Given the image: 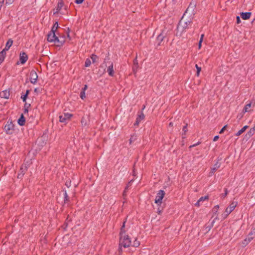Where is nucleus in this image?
Returning <instances> with one entry per match:
<instances>
[{
    "label": "nucleus",
    "mask_w": 255,
    "mask_h": 255,
    "mask_svg": "<svg viewBox=\"0 0 255 255\" xmlns=\"http://www.w3.org/2000/svg\"><path fill=\"white\" fill-rule=\"evenodd\" d=\"M110 59V58L108 56H107L105 59H104V62H106L107 61L109 60Z\"/></svg>",
    "instance_id": "nucleus-55"
},
{
    "label": "nucleus",
    "mask_w": 255,
    "mask_h": 255,
    "mask_svg": "<svg viewBox=\"0 0 255 255\" xmlns=\"http://www.w3.org/2000/svg\"><path fill=\"white\" fill-rule=\"evenodd\" d=\"M84 0H75L74 2L77 4L82 3Z\"/></svg>",
    "instance_id": "nucleus-45"
},
{
    "label": "nucleus",
    "mask_w": 255,
    "mask_h": 255,
    "mask_svg": "<svg viewBox=\"0 0 255 255\" xmlns=\"http://www.w3.org/2000/svg\"><path fill=\"white\" fill-rule=\"evenodd\" d=\"M29 93V91L28 90H26V93L25 94L27 95V96H28V94Z\"/></svg>",
    "instance_id": "nucleus-61"
},
{
    "label": "nucleus",
    "mask_w": 255,
    "mask_h": 255,
    "mask_svg": "<svg viewBox=\"0 0 255 255\" xmlns=\"http://www.w3.org/2000/svg\"><path fill=\"white\" fill-rule=\"evenodd\" d=\"M27 98L26 94H24L21 96V98L22 99L23 102H25Z\"/></svg>",
    "instance_id": "nucleus-38"
},
{
    "label": "nucleus",
    "mask_w": 255,
    "mask_h": 255,
    "mask_svg": "<svg viewBox=\"0 0 255 255\" xmlns=\"http://www.w3.org/2000/svg\"><path fill=\"white\" fill-rule=\"evenodd\" d=\"M208 199V196H204V197H201L199 200V202H203L205 200H206Z\"/></svg>",
    "instance_id": "nucleus-36"
},
{
    "label": "nucleus",
    "mask_w": 255,
    "mask_h": 255,
    "mask_svg": "<svg viewBox=\"0 0 255 255\" xmlns=\"http://www.w3.org/2000/svg\"><path fill=\"white\" fill-rule=\"evenodd\" d=\"M200 143H201V142H199V141H198V142L196 143L195 144H193V145H190V146H189V148H192V147H195V146H197V145H198L200 144Z\"/></svg>",
    "instance_id": "nucleus-44"
},
{
    "label": "nucleus",
    "mask_w": 255,
    "mask_h": 255,
    "mask_svg": "<svg viewBox=\"0 0 255 255\" xmlns=\"http://www.w3.org/2000/svg\"><path fill=\"white\" fill-rule=\"evenodd\" d=\"M27 170V167L25 165H22L20 169V173L17 175L18 178H21L24 175L25 171Z\"/></svg>",
    "instance_id": "nucleus-14"
},
{
    "label": "nucleus",
    "mask_w": 255,
    "mask_h": 255,
    "mask_svg": "<svg viewBox=\"0 0 255 255\" xmlns=\"http://www.w3.org/2000/svg\"><path fill=\"white\" fill-rule=\"evenodd\" d=\"M58 27V22L56 21L54 23V24L52 26L50 31H52V32H56V31Z\"/></svg>",
    "instance_id": "nucleus-28"
},
{
    "label": "nucleus",
    "mask_w": 255,
    "mask_h": 255,
    "mask_svg": "<svg viewBox=\"0 0 255 255\" xmlns=\"http://www.w3.org/2000/svg\"><path fill=\"white\" fill-rule=\"evenodd\" d=\"M30 106V104H27L26 103L24 104V108L28 109L29 106Z\"/></svg>",
    "instance_id": "nucleus-54"
},
{
    "label": "nucleus",
    "mask_w": 255,
    "mask_h": 255,
    "mask_svg": "<svg viewBox=\"0 0 255 255\" xmlns=\"http://www.w3.org/2000/svg\"><path fill=\"white\" fill-rule=\"evenodd\" d=\"M249 127L248 126H244L241 129L239 130L236 134V136H239L242 134Z\"/></svg>",
    "instance_id": "nucleus-24"
},
{
    "label": "nucleus",
    "mask_w": 255,
    "mask_h": 255,
    "mask_svg": "<svg viewBox=\"0 0 255 255\" xmlns=\"http://www.w3.org/2000/svg\"><path fill=\"white\" fill-rule=\"evenodd\" d=\"M25 120L23 114H21L20 118L18 119L17 123L19 126H23L25 124Z\"/></svg>",
    "instance_id": "nucleus-19"
},
{
    "label": "nucleus",
    "mask_w": 255,
    "mask_h": 255,
    "mask_svg": "<svg viewBox=\"0 0 255 255\" xmlns=\"http://www.w3.org/2000/svg\"><path fill=\"white\" fill-rule=\"evenodd\" d=\"M4 130L7 134H12L14 131V125L11 121L8 120L4 127Z\"/></svg>",
    "instance_id": "nucleus-4"
},
{
    "label": "nucleus",
    "mask_w": 255,
    "mask_h": 255,
    "mask_svg": "<svg viewBox=\"0 0 255 255\" xmlns=\"http://www.w3.org/2000/svg\"><path fill=\"white\" fill-rule=\"evenodd\" d=\"M225 193H224V194H222V198H225L228 194V190L227 189H225Z\"/></svg>",
    "instance_id": "nucleus-46"
},
{
    "label": "nucleus",
    "mask_w": 255,
    "mask_h": 255,
    "mask_svg": "<svg viewBox=\"0 0 255 255\" xmlns=\"http://www.w3.org/2000/svg\"><path fill=\"white\" fill-rule=\"evenodd\" d=\"M125 223H126V222L125 221L123 223V225H122V227L121 228L120 235L124 234L126 232L125 230H124V228L125 227Z\"/></svg>",
    "instance_id": "nucleus-31"
},
{
    "label": "nucleus",
    "mask_w": 255,
    "mask_h": 255,
    "mask_svg": "<svg viewBox=\"0 0 255 255\" xmlns=\"http://www.w3.org/2000/svg\"><path fill=\"white\" fill-rule=\"evenodd\" d=\"M183 131H184V133L185 134L186 132H187V125L186 126H184L183 128Z\"/></svg>",
    "instance_id": "nucleus-48"
},
{
    "label": "nucleus",
    "mask_w": 255,
    "mask_h": 255,
    "mask_svg": "<svg viewBox=\"0 0 255 255\" xmlns=\"http://www.w3.org/2000/svg\"><path fill=\"white\" fill-rule=\"evenodd\" d=\"M196 4L197 2L196 0H192L188 7L186 9L184 12L183 16H182L181 21L179 22V24L181 25L182 23L181 21L183 19L185 16H187L190 18V19L193 18L194 15L196 12Z\"/></svg>",
    "instance_id": "nucleus-1"
},
{
    "label": "nucleus",
    "mask_w": 255,
    "mask_h": 255,
    "mask_svg": "<svg viewBox=\"0 0 255 255\" xmlns=\"http://www.w3.org/2000/svg\"><path fill=\"white\" fill-rule=\"evenodd\" d=\"M88 88V86L87 85H85L84 87L82 89V91H85Z\"/></svg>",
    "instance_id": "nucleus-50"
},
{
    "label": "nucleus",
    "mask_w": 255,
    "mask_h": 255,
    "mask_svg": "<svg viewBox=\"0 0 255 255\" xmlns=\"http://www.w3.org/2000/svg\"><path fill=\"white\" fill-rule=\"evenodd\" d=\"M63 191L64 192V203H68L69 202V198L68 197L66 190L63 189Z\"/></svg>",
    "instance_id": "nucleus-22"
},
{
    "label": "nucleus",
    "mask_w": 255,
    "mask_h": 255,
    "mask_svg": "<svg viewBox=\"0 0 255 255\" xmlns=\"http://www.w3.org/2000/svg\"><path fill=\"white\" fill-rule=\"evenodd\" d=\"M131 181H132V180H131L130 182H128V185L126 187V190H127L128 189V185H130V184L131 183Z\"/></svg>",
    "instance_id": "nucleus-60"
},
{
    "label": "nucleus",
    "mask_w": 255,
    "mask_h": 255,
    "mask_svg": "<svg viewBox=\"0 0 255 255\" xmlns=\"http://www.w3.org/2000/svg\"><path fill=\"white\" fill-rule=\"evenodd\" d=\"M90 57H91V59L92 60V62L93 63L96 62L97 59H98V57L96 55L94 54H92L91 55Z\"/></svg>",
    "instance_id": "nucleus-30"
},
{
    "label": "nucleus",
    "mask_w": 255,
    "mask_h": 255,
    "mask_svg": "<svg viewBox=\"0 0 255 255\" xmlns=\"http://www.w3.org/2000/svg\"><path fill=\"white\" fill-rule=\"evenodd\" d=\"M6 52L5 50H2L0 52V64L4 61V59L5 57Z\"/></svg>",
    "instance_id": "nucleus-23"
},
{
    "label": "nucleus",
    "mask_w": 255,
    "mask_h": 255,
    "mask_svg": "<svg viewBox=\"0 0 255 255\" xmlns=\"http://www.w3.org/2000/svg\"><path fill=\"white\" fill-rule=\"evenodd\" d=\"M255 133V126L253 128H251L250 129V130L246 134V136L250 138L252 135H253Z\"/></svg>",
    "instance_id": "nucleus-20"
},
{
    "label": "nucleus",
    "mask_w": 255,
    "mask_h": 255,
    "mask_svg": "<svg viewBox=\"0 0 255 255\" xmlns=\"http://www.w3.org/2000/svg\"><path fill=\"white\" fill-rule=\"evenodd\" d=\"M120 235V246H123L124 248L129 247L131 245V241L128 235Z\"/></svg>",
    "instance_id": "nucleus-3"
},
{
    "label": "nucleus",
    "mask_w": 255,
    "mask_h": 255,
    "mask_svg": "<svg viewBox=\"0 0 255 255\" xmlns=\"http://www.w3.org/2000/svg\"><path fill=\"white\" fill-rule=\"evenodd\" d=\"M80 97L83 100L84 98H85V97H86V96H85V91L81 90V91L80 92Z\"/></svg>",
    "instance_id": "nucleus-33"
},
{
    "label": "nucleus",
    "mask_w": 255,
    "mask_h": 255,
    "mask_svg": "<svg viewBox=\"0 0 255 255\" xmlns=\"http://www.w3.org/2000/svg\"><path fill=\"white\" fill-rule=\"evenodd\" d=\"M165 192L162 190H160L156 194L155 199V203L158 206H160L162 203V200L164 197Z\"/></svg>",
    "instance_id": "nucleus-5"
},
{
    "label": "nucleus",
    "mask_w": 255,
    "mask_h": 255,
    "mask_svg": "<svg viewBox=\"0 0 255 255\" xmlns=\"http://www.w3.org/2000/svg\"><path fill=\"white\" fill-rule=\"evenodd\" d=\"M122 246H120V245H119V252L120 253H122Z\"/></svg>",
    "instance_id": "nucleus-57"
},
{
    "label": "nucleus",
    "mask_w": 255,
    "mask_h": 255,
    "mask_svg": "<svg viewBox=\"0 0 255 255\" xmlns=\"http://www.w3.org/2000/svg\"><path fill=\"white\" fill-rule=\"evenodd\" d=\"M0 96L1 98L7 99L9 98V97L10 96L9 91L6 90H4L0 93Z\"/></svg>",
    "instance_id": "nucleus-15"
},
{
    "label": "nucleus",
    "mask_w": 255,
    "mask_h": 255,
    "mask_svg": "<svg viewBox=\"0 0 255 255\" xmlns=\"http://www.w3.org/2000/svg\"><path fill=\"white\" fill-rule=\"evenodd\" d=\"M109 65L107 68V72L110 76H113L114 75V71L113 70V63L112 62L109 63Z\"/></svg>",
    "instance_id": "nucleus-13"
},
{
    "label": "nucleus",
    "mask_w": 255,
    "mask_h": 255,
    "mask_svg": "<svg viewBox=\"0 0 255 255\" xmlns=\"http://www.w3.org/2000/svg\"><path fill=\"white\" fill-rule=\"evenodd\" d=\"M253 237H248V238H246L243 242H242V245L243 247H246L253 239Z\"/></svg>",
    "instance_id": "nucleus-18"
},
{
    "label": "nucleus",
    "mask_w": 255,
    "mask_h": 255,
    "mask_svg": "<svg viewBox=\"0 0 255 255\" xmlns=\"http://www.w3.org/2000/svg\"><path fill=\"white\" fill-rule=\"evenodd\" d=\"M63 6V3L61 2H58L57 6V10H60L62 6Z\"/></svg>",
    "instance_id": "nucleus-34"
},
{
    "label": "nucleus",
    "mask_w": 255,
    "mask_h": 255,
    "mask_svg": "<svg viewBox=\"0 0 255 255\" xmlns=\"http://www.w3.org/2000/svg\"><path fill=\"white\" fill-rule=\"evenodd\" d=\"M134 140H135V136L132 135L129 139L130 143H131L132 141H134Z\"/></svg>",
    "instance_id": "nucleus-47"
},
{
    "label": "nucleus",
    "mask_w": 255,
    "mask_h": 255,
    "mask_svg": "<svg viewBox=\"0 0 255 255\" xmlns=\"http://www.w3.org/2000/svg\"><path fill=\"white\" fill-rule=\"evenodd\" d=\"M65 185L68 187H70L71 186V181H67L65 183Z\"/></svg>",
    "instance_id": "nucleus-43"
},
{
    "label": "nucleus",
    "mask_w": 255,
    "mask_h": 255,
    "mask_svg": "<svg viewBox=\"0 0 255 255\" xmlns=\"http://www.w3.org/2000/svg\"><path fill=\"white\" fill-rule=\"evenodd\" d=\"M192 23V21L191 19L190 20H188L187 21H185L184 23V24L182 25V27L183 29L187 28L189 27V25H191V24Z\"/></svg>",
    "instance_id": "nucleus-27"
},
{
    "label": "nucleus",
    "mask_w": 255,
    "mask_h": 255,
    "mask_svg": "<svg viewBox=\"0 0 255 255\" xmlns=\"http://www.w3.org/2000/svg\"><path fill=\"white\" fill-rule=\"evenodd\" d=\"M237 203L236 202H233L230 206L226 208L225 213L226 216L229 215L236 208Z\"/></svg>",
    "instance_id": "nucleus-9"
},
{
    "label": "nucleus",
    "mask_w": 255,
    "mask_h": 255,
    "mask_svg": "<svg viewBox=\"0 0 255 255\" xmlns=\"http://www.w3.org/2000/svg\"><path fill=\"white\" fill-rule=\"evenodd\" d=\"M195 66H196V68L197 69V76H199L200 72L201 70V68L199 67L197 64H196Z\"/></svg>",
    "instance_id": "nucleus-37"
},
{
    "label": "nucleus",
    "mask_w": 255,
    "mask_h": 255,
    "mask_svg": "<svg viewBox=\"0 0 255 255\" xmlns=\"http://www.w3.org/2000/svg\"><path fill=\"white\" fill-rule=\"evenodd\" d=\"M251 107V103L247 104L243 109V112L245 113L250 111V108Z\"/></svg>",
    "instance_id": "nucleus-26"
},
{
    "label": "nucleus",
    "mask_w": 255,
    "mask_h": 255,
    "mask_svg": "<svg viewBox=\"0 0 255 255\" xmlns=\"http://www.w3.org/2000/svg\"><path fill=\"white\" fill-rule=\"evenodd\" d=\"M145 106L143 105L141 111H142L143 112V110L145 109Z\"/></svg>",
    "instance_id": "nucleus-63"
},
{
    "label": "nucleus",
    "mask_w": 255,
    "mask_h": 255,
    "mask_svg": "<svg viewBox=\"0 0 255 255\" xmlns=\"http://www.w3.org/2000/svg\"><path fill=\"white\" fill-rule=\"evenodd\" d=\"M170 32V31L167 29H164L162 30L161 32L158 35L156 38L157 46L161 45L162 42L164 41V40H166V41H168L167 36Z\"/></svg>",
    "instance_id": "nucleus-2"
},
{
    "label": "nucleus",
    "mask_w": 255,
    "mask_h": 255,
    "mask_svg": "<svg viewBox=\"0 0 255 255\" xmlns=\"http://www.w3.org/2000/svg\"><path fill=\"white\" fill-rule=\"evenodd\" d=\"M14 0H5V4H11Z\"/></svg>",
    "instance_id": "nucleus-41"
},
{
    "label": "nucleus",
    "mask_w": 255,
    "mask_h": 255,
    "mask_svg": "<svg viewBox=\"0 0 255 255\" xmlns=\"http://www.w3.org/2000/svg\"><path fill=\"white\" fill-rule=\"evenodd\" d=\"M145 118L144 115L142 111L138 113L137 117L136 118V121L134 124V126H138L140 122L142 121Z\"/></svg>",
    "instance_id": "nucleus-10"
},
{
    "label": "nucleus",
    "mask_w": 255,
    "mask_h": 255,
    "mask_svg": "<svg viewBox=\"0 0 255 255\" xmlns=\"http://www.w3.org/2000/svg\"><path fill=\"white\" fill-rule=\"evenodd\" d=\"M219 138V135H216L213 139V141H217Z\"/></svg>",
    "instance_id": "nucleus-51"
},
{
    "label": "nucleus",
    "mask_w": 255,
    "mask_h": 255,
    "mask_svg": "<svg viewBox=\"0 0 255 255\" xmlns=\"http://www.w3.org/2000/svg\"><path fill=\"white\" fill-rule=\"evenodd\" d=\"M201 202H199V200H198V201L195 203V205L197 207H199L200 205Z\"/></svg>",
    "instance_id": "nucleus-52"
},
{
    "label": "nucleus",
    "mask_w": 255,
    "mask_h": 255,
    "mask_svg": "<svg viewBox=\"0 0 255 255\" xmlns=\"http://www.w3.org/2000/svg\"><path fill=\"white\" fill-rule=\"evenodd\" d=\"M163 209L159 207L157 209V213L160 215L162 212Z\"/></svg>",
    "instance_id": "nucleus-42"
},
{
    "label": "nucleus",
    "mask_w": 255,
    "mask_h": 255,
    "mask_svg": "<svg viewBox=\"0 0 255 255\" xmlns=\"http://www.w3.org/2000/svg\"><path fill=\"white\" fill-rule=\"evenodd\" d=\"M38 76L34 70H32L30 72V81L32 84H35L37 82Z\"/></svg>",
    "instance_id": "nucleus-7"
},
{
    "label": "nucleus",
    "mask_w": 255,
    "mask_h": 255,
    "mask_svg": "<svg viewBox=\"0 0 255 255\" xmlns=\"http://www.w3.org/2000/svg\"><path fill=\"white\" fill-rule=\"evenodd\" d=\"M139 242L137 241L136 239L133 242L132 246L135 247H137L139 245Z\"/></svg>",
    "instance_id": "nucleus-35"
},
{
    "label": "nucleus",
    "mask_w": 255,
    "mask_h": 255,
    "mask_svg": "<svg viewBox=\"0 0 255 255\" xmlns=\"http://www.w3.org/2000/svg\"><path fill=\"white\" fill-rule=\"evenodd\" d=\"M219 208V205H216L214 207L213 211L214 212L215 214H216Z\"/></svg>",
    "instance_id": "nucleus-39"
},
{
    "label": "nucleus",
    "mask_w": 255,
    "mask_h": 255,
    "mask_svg": "<svg viewBox=\"0 0 255 255\" xmlns=\"http://www.w3.org/2000/svg\"><path fill=\"white\" fill-rule=\"evenodd\" d=\"M215 172V171H213V170H211V171L209 173V176H212L214 174Z\"/></svg>",
    "instance_id": "nucleus-56"
},
{
    "label": "nucleus",
    "mask_w": 255,
    "mask_h": 255,
    "mask_svg": "<svg viewBox=\"0 0 255 255\" xmlns=\"http://www.w3.org/2000/svg\"><path fill=\"white\" fill-rule=\"evenodd\" d=\"M72 116V114L69 113H64L59 116V122L61 123H66L67 121L70 120Z\"/></svg>",
    "instance_id": "nucleus-6"
},
{
    "label": "nucleus",
    "mask_w": 255,
    "mask_h": 255,
    "mask_svg": "<svg viewBox=\"0 0 255 255\" xmlns=\"http://www.w3.org/2000/svg\"><path fill=\"white\" fill-rule=\"evenodd\" d=\"M227 127V125H225L224 126L223 128L221 129V130L220 131L219 133L220 134H222L224 132V130L226 129V128Z\"/></svg>",
    "instance_id": "nucleus-40"
},
{
    "label": "nucleus",
    "mask_w": 255,
    "mask_h": 255,
    "mask_svg": "<svg viewBox=\"0 0 255 255\" xmlns=\"http://www.w3.org/2000/svg\"><path fill=\"white\" fill-rule=\"evenodd\" d=\"M241 19H240V18L239 16H237V23H240L241 22Z\"/></svg>",
    "instance_id": "nucleus-49"
},
{
    "label": "nucleus",
    "mask_w": 255,
    "mask_h": 255,
    "mask_svg": "<svg viewBox=\"0 0 255 255\" xmlns=\"http://www.w3.org/2000/svg\"><path fill=\"white\" fill-rule=\"evenodd\" d=\"M220 166V164L217 162L213 166V167L211 168L212 170L213 171H216Z\"/></svg>",
    "instance_id": "nucleus-29"
},
{
    "label": "nucleus",
    "mask_w": 255,
    "mask_h": 255,
    "mask_svg": "<svg viewBox=\"0 0 255 255\" xmlns=\"http://www.w3.org/2000/svg\"><path fill=\"white\" fill-rule=\"evenodd\" d=\"M91 64V60L88 58L86 59V61L85 62V66L86 67H89L90 66Z\"/></svg>",
    "instance_id": "nucleus-32"
},
{
    "label": "nucleus",
    "mask_w": 255,
    "mask_h": 255,
    "mask_svg": "<svg viewBox=\"0 0 255 255\" xmlns=\"http://www.w3.org/2000/svg\"><path fill=\"white\" fill-rule=\"evenodd\" d=\"M13 43V41L11 39H9L5 45V48L3 49V50H5V52H6L11 46L12 44Z\"/></svg>",
    "instance_id": "nucleus-17"
},
{
    "label": "nucleus",
    "mask_w": 255,
    "mask_h": 255,
    "mask_svg": "<svg viewBox=\"0 0 255 255\" xmlns=\"http://www.w3.org/2000/svg\"><path fill=\"white\" fill-rule=\"evenodd\" d=\"M28 59V56L25 52L20 53L19 61L22 64H24Z\"/></svg>",
    "instance_id": "nucleus-12"
},
{
    "label": "nucleus",
    "mask_w": 255,
    "mask_h": 255,
    "mask_svg": "<svg viewBox=\"0 0 255 255\" xmlns=\"http://www.w3.org/2000/svg\"><path fill=\"white\" fill-rule=\"evenodd\" d=\"M202 42V39H200L199 42V49L201 48V47Z\"/></svg>",
    "instance_id": "nucleus-53"
},
{
    "label": "nucleus",
    "mask_w": 255,
    "mask_h": 255,
    "mask_svg": "<svg viewBox=\"0 0 255 255\" xmlns=\"http://www.w3.org/2000/svg\"><path fill=\"white\" fill-rule=\"evenodd\" d=\"M28 112V109L24 108V113H27Z\"/></svg>",
    "instance_id": "nucleus-62"
},
{
    "label": "nucleus",
    "mask_w": 255,
    "mask_h": 255,
    "mask_svg": "<svg viewBox=\"0 0 255 255\" xmlns=\"http://www.w3.org/2000/svg\"><path fill=\"white\" fill-rule=\"evenodd\" d=\"M251 14L252 13L250 12H242L241 13V16L243 19L247 20L250 18Z\"/></svg>",
    "instance_id": "nucleus-16"
},
{
    "label": "nucleus",
    "mask_w": 255,
    "mask_h": 255,
    "mask_svg": "<svg viewBox=\"0 0 255 255\" xmlns=\"http://www.w3.org/2000/svg\"><path fill=\"white\" fill-rule=\"evenodd\" d=\"M57 40H55V42H54V43L56 44L57 46H62L64 43V40L59 39L58 37H57Z\"/></svg>",
    "instance_id": "nucleus-25"
},
{
    "label": "nucleus",
    "mask_w": 255,
    "mask_h": 255,
    "mask_svg": "<svg viewBox=\"0 0 255 255\" xmlns=\"http://www.w3.org/2000/svg\"><path fill=\"white\" fill-rule=\"evenodd\" d=\"M4 2V0H0V5L2 6V3Z\"/></svg>",
    "instance_id": "nucleus-58"
},
{
    "label": "nucleus",
    "mask_w": 255,
    "mask_h": 255,
    "mask_svg": "<svg viewBox=\"0 0 255 255\" xmlns=\"http://www.w3.org/2000/svg\"><path fill=\"white\" fill-rule=\"evenodd\" d=\"M57 36L55 34V32L50 31L49 33L47 34V41L49 42H55V40L57 39Z\"/></svg>",
    "instance_id": "nucleus-8"
},
{
    "label": "nucleus",
    "mask_w": 255,
    "mask_h": 255,
    "mask_svg": "<svg viewBox=\"0 0 255 255\" xmlns=\"http://www.w3.org/2000/svg\"><path fill=\"white\" fill-rule=\"evenodd\" d=\"M204 36V34H202L201 36V38H200V39H202V41H203V37Z\"/></svg>",
    "instance_id": "nucleus-59"
},
{
    "label": "nucleus",
    "mask_w": 255,
    "mask_h": 255,
    "mask_svg": "<svg viewBox=\"0 0 255 255\" xmlns=\"http://www.w3.org/2000/svg\"><path fill=\"white\" fill-rule=\"evenodd\" d=\"M138 68V64L137 60V58L136 57L133 60V65L132 67V70L134 73H135Z\"/></svg>",
    "instance_id": "nucleus-21"
},
{
    "label": "nucleus",
    "mask_w": 255,
    "mask_h": 255,
    "mask_svg": "<svg viewBox=\"0 0 255 255\" xmlns=\"http://www.w3.org/2000/svg\"><path fill=\"white\" fill-rule=\"evenodd\" d=\"M37 91H38V89L35 88V89H34V92H37Z\"/></svg>",
    "instance_id": "nucleus-64"
},
{
    "label": "nucleus",
    "mask_w": 255,
    "mask_h": 255,
    "mask_svg": "<svg viewBox=\"0 0 255 255\" xmlns=\"http://www.w3.org/2000/svg\"><path fill=\"white\" fill-rule=\"evenodd\" d=\"M90 122V117L89 115L83 116L81 119V125L82 127H85L89 125Z\"/></svg>",
    "instance_id": "nucleus-11"
}]
</instances>
